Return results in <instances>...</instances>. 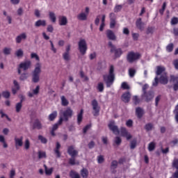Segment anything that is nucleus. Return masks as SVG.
Masks as SVG:
<instances>
[{"instance_id": "f257e3e1", "label": "nucleus", "mask_w": 178, "mask_h": 178, "mask_svg": "<svg viewBox=\"0 0 178 178\" xmlns=\"http://www.w3.org/2000/svg\"><path fill=\"white\" fill-rule=\"evenodd\" d=\"M103 80L105 82L107 88H111L115 83V68L111 67L108 74L103 75Z\"/></svg>"}, {"instance_id": "f03ea898", "label": "nucleus", "mask_w": 178, "mask_h": 178, "mask_svg": "<svg viewBox=\"0 0 178 178\" xmlns=\"http://www.w3.org/2000/svg\"><path fill=\"white\" fill-rule=\"evenodd\" d=\"M159 83L161 84H163L164 86L169 83V79H168L167 74H163L162 75H161L159 79L158 78V76H156L154 81L152 82V86L154 87H156L158 86V84H159Z\"/></svg>"}, {"instance_id": "7ed1b4c3", "label": "nucleus", "mask_w": 178, "mask_h": 178, "mask_svg": "<svg viewBox=\"0 0 178 178\" xmlns=\"http://www.w3.org/2000/svg\"><path fill=\"white\" fill-rule=\"evenodd\" d=\"M87 41L85 40V39H80V40L78 42V49L81 54L86 55L87 54Z\"/></svg>"}, {"instance_id": "20e7f679", "label": "nucleus", "mask_w": 178, "mask_h": 178, "mask_svg": "<svg viewBox=\"0 0 178 178\" xmlns=\"http://www.w3.org/2000/svg\"><path fill=\"white\" fill-rule=\"evenodd\" d=\"M141 58V55L139 53L129 52L127 55V59L129 63H134L136 60H138Z\"/></svg>"}, {"instance_id": "39448f33", "label": "nucleus", "mask_w": 178, "mask_h": 178, "mask_svg": "<svg viewBox=\"0 0 178 178\" xmlns=\"http://www.w3.org/2000/svg\"><path fill=\"white\" fill-rule=\"evenodd\" d=\"M60 116L64 118V122H68L69 119L73 116V110L68 107L62 112Z\"/></svg>"}, {"instance_id": "423d86ee", "label": "nucleus", "mask_w": 178, "mask_h": 178, "mask_svg": "<svg viewBox=\"0 0 178 178\" xmlns=\"http://www.w3.org/2000/svg\"><path fill=\"white\" fill-rule=\"evenodd\" d=\"M41 74V68L35 67L32 73L33 83H38L40 81V74Z\"/></svg>"}, {"instance_id": "0eeeda50", "label": "nucleus", "mask_w": 178, "mask_h": 178, "mask_svg": "<svg viewBox=\"0 0 178 178\" xmlns=\"http://www.w3.org/2000/svg\"><path fill=\"white\" fill-rule=\"evenodd\" d=\"M29 67H19L18 68V74H21L20 80L24 81L29 77V73H27V70Z\"/></svg>"}, {"instance_id": "6e6552de", "label": "nucleus", "mask_w": 178, "mask_h": 178, "mask_svg": "<svg viewBox=\"0 0 178 178\" xmlns=\"http://www.w3.org/2000/svg\"><path fill=\"white\" fill-rule=\"evenodd\" d=\"M91 105L93 109V115L99 116L100 107L98 106V101H97V99H93L92 101Z\"/></svg>"}, {"instance_id": "1a4fd4ad", "label": "nucleus", "mask_w": 178, "mask_h": 178, "mask_svg": "<svg viewBox=\"0 0 178 178\" xmlns=\"http://www.w3.org/2000/svg\"><path fill=\"white\" fill-rule=\"evenodd\" d=\"M142 97L146 102H149L154 99V92L152 91L146 92V93H143Z\"/></svg>"}, {"instance_id": "9d476101", "label": "nucleus", "mask_w": 178, "mask_h": 178, "mask_svg": "<svg viewBox=\"0 0 178 178\" xmlns=\"http://www.w3.org/2000/svg\"><path fill=\"white\" fill-rule=\"evenodd\" d=\"M108 126L109 130L113 131L114 134H119V128L118 126L115 125V121H111Z\"/></svg>"}, {"instance_id": "9b49d317", "label": "nucleus", "mask_w": 178, "mask_h": 178, "mask_svg": "<svg viewBox=\"0 0 178 178\" xmlns=\"http://www.w3.org/2000/svg\"><path fill=\"white\" fill-rule=\"evenodd\" d=\"M67 154L71 157H76L79 155V151H77L76 149H74V146L71 145V146H69L67 148Z\"/></svg>"}, {"instance_id": "f8f14e48", "label": "nucleus", "mask_w": 178, "mask_h": 178, "mask_svg": "<svg viewBox=\"0 0 178 178\" xmlns=\"http://www.w3.org/2000/svg\"><path fill=\"white\" fill-rule=\"evenodd\" d=\"M120 131H121V136L122 137H125L127 140H130L131 139V137H133L131 134L129 133V131H127V129L125 127H121Z\"/></svg>"}, {"instance_id": "ddd939ff", "label": "nucleus", "mask_w": 178, "mask_h": 178, "mask_svg": "<svg viewBox=\"0 0 178 178\" xmlns=\"http://www.w3.org/2000/svg\"><path fill=\"white\" fill-rule=\"evenodd\" d=\"M130 98H131V94H130V92H126L122 95V101L125 102V104L130 102Z\"/></svg>"}, {"instance_id": "4468645a", "label": "nucleus", "mask_w": 178, "mask_h": 178, "mask_svg": "<svg viewBox=\"0 0 178 178\" xmlns=\"http://www.w3.org/2000/svg\"><path fill=\"white\" fill-rule=\"evenodd\" d=\"M14 87L12 88V92L13 95H16L19 90H20V85H19V82L17 81H13Z\"/></svg>"}, {"instance_id": "2eb2a0df", "label": "nucleus", "mask_w": 178, "mask_h": 178, "mask_svg": "<svg viewBox=\"0 0 178 178\" xmlns=\"http://www.w3.org/2000/svg\"><path fill=\"white\" fill-rule=\"evenodd\" d=\"M58 24L60 26H66L67 24V17L63 15L58 16Z\"/></svg>"}, {"instance_id": "dca6fc26", "label": "nucleus", "mask_w": 178, "mask_h": 178, "mask_svg": "<svg viewBox=\"0 0 178 178\" xmlns=\"http://www.w3.org/2000/svg\"><path fill=\"white\" fill-rule=\"evenodd\" d=\"M136 26L138 30L140 31H144V23L143 22L141 18H138L136 22Z\"/></svg>"}, {"instance_id": "f3484780", "label": "nucleus", "mask_w": 178, "mask_h": 178, "mask_svg": "<svg viewBox=\"0 0 178 178\" xmlns=\"http://www.w3.org/2000/svg\"><path fill=\"white\" fill-rule=\"evenodd\" d=\"M106 34L108 40H111V41L116 40V35H115V33L111 30H107Z\"/></svg>"}, {"instance_id": "a211bd4d", "label": "nucleus", "mask_w": 178, "mask_h": 178, "mask_svg": "<svg viewBox=\"0 0 178 178\" xmlns=\"http://www.w3.org/2000/svg\"><path fill=\"white\" fill-rule=\"evenodd\" d=\"M26 38H27V35L26 34V33H22L18 36H17L15 41L17 44H20V42H22V40H26Z\"/></svg>"}, {"instance_id": "6ab92c4d", "label": "nucleus", "mask_w": 178, "mask_h": 178, "mask_svg": "<svg viewBox=\"0 0 178 178\" xmlns=\"http://www.w3.org/2000/svg\"><path fill=\"white\" fill-rule=\"evenodd\" d=\"M136 115L138 119H141L144 116V110L141 107H138L136 108Z\"/></svg>"}, {"instance_id": "aec40b11", "label": "nucleus", "mask_w": 178, "mask_h": 178, "mask_svg": "<svg viewBox=\"0 0 178 178\" xmlns=\"http://www.w3.org/2000/svg\"><path fill=\"white\" fill-rule=\"evenodd\" d=\"M58 118V111H54L48 116V120L49 122H54Z\"/></svg>"}, {"instance_id": "412c9836", "label": "nucleus", "mask_w": 178, "mask_h": 178, "mask_svg": "<svg viewBox=\"0 0 178 178\" xmlns=\"http://www.w3.org/2000/svg\"><path fill=\"white\" fill-rule=\"evenodd\" d=\"M15 147H22L23 145V136L19 138H15Z\"/></svg>"}, {"instance_id": "4be33fe9", "label": "nucleus", "mask_w": 178, "mask_h": 178, "mask_svg": "<svg viewBox=\"0 0 178 178\" xmlns=\"http://www.w3.org/2000/svg\"><path fill=\"white\" fill-rule=\"evenodd\" d=\"M88 15H87V14L86 13H80L77 16H76V19L78 20H81L82 22H84L86 20H87V17Z\"/></svg>"}, {"instance_id": "5701e85b", "label": "nucleus", "mask_w": 178, "mask_h": 178, "mask_svg": "<svg viewBox=\"0 0 178 178\" xmlns=\"http://www.w3.org/2000/svg\"><path fill=\"white\" fill-rule=\"evenodd\" d=\"M59 149H60V143H59V142H57L56 148L54 149V153L56 155V158H60L61 154Z\"/></svg>"}, {"instance_id": "b1692460", "label": "nucleus", "mask_w": 178, "mask_h": 178, "mask_svg": "<svg viewBox=\"0 0 178 178\" xmlns=\"http://www.w3.org/2000/svg\"><path fill=\"white\" fill-rule=\"evenodd\" d=\"M111 54H114L115 58H120L123 52L122 51V49H116L115 47L113 49V52H111Z\"/></svg>"}, {"instance_id": "393cba45", "label": "nucleus", "mask_w": 178, "mask_h": 178, "mask_svg": "<svg viewBox=\"0 0 178 178\" xmlns=\"http://www.w3.org/2000/svg\"><path fill=\"white\" fill-rule=\"evenodd\" d=\"M31 66V61L30 60H25L19 64V67H30Z\"/></svg>"}, {"instance_id": "a878e982", "label": "nucleus", "mask_w": 178, "mask_h": 178, "mask_svg": "<svg viewBox=\"0 0 178 178\" xmlns=\"http://www.w3.org/2000/svg\"><path fill=\"white\" fill-rule=\"evenodd\" d=\"M33 129H37L38 130H41V129H42V124H41L40 120L37 119L35 120L33 123Z\"/></svg>"}, {"instance_id": "bb28decb", "label": "nucleus", "mask_w": 178, "mask_h": 178, "mask_svg": "<svg viewBox=\"0 0 178 178\" xmlns=\"http://www.w3.org/2000/svg\"><path fill=\"white\" fill-rule=\"evenodd\" d=\"M35 27H40V26L45 27V26H47V22L45 20L39 19L35 23Z\"/></svg>"}, {"instance_id": "cd10ccee", "label": "nucleus", "mask_w": 178, "mask_h": 178, "mask_svg": "<svg viewBox=\"0 0 178 178\" xmlns=\"http://www.w3.org/2000/svg\"><path fill=\"white\" fill-rule=\"evenodd\" d=\"M170 83H173L174 84L178 83V75H170Z\"/></svg>"}, {"instance_id": "c85d7f7f", "label": "nucleus", "mask_w": 178, "mask_h": 178, "mask_svg": "<svg viewBox=\"0 0 178 178\" xmlns=\"http://www.w3.org/2000/svg\"><path fill=\"white\" fill-rule=\"evenodd\" d=\"M155 31V27L154 26H148L146 29V34L147 35H152Z\"/></svg>"}, {"instance_id": "c756f323", "label": "nucleus", "mask_w": 178, "mask_h": 178, "mask_svg": "<svg viewBox=\"0 0 178 178\" xmlns=\"http://www.w3.org/2000/svg\"><path fill=\"white\" fill-rule=\"evenodd\" d=\"M84 111L83 109H81L80 113L78 114L77 116V123L78 124H81V122L83 121V113Z\"/></svg>"}, {"instance_id": "7c9ffc66", "label": "nucleus", "mask_w": 178, "mask_h": 178, "mask_svg": "<svg viewBox=\"0 0 178 178\" xmlns=\"http://www.w3.org/2000/svg\"><path fill=\"white\" fill-rule=\"evenodd\" d=\"M156 76H162V74H166V73H165V67H158L157 70L156 72Z\"/></svg>"}, {"instance_id": "2f4dec72", "label": "nucleus", "mask_w": 178, "mask_h": 178, "mask_svg": "<svg viewBox=\"0 0 178 178\" xmlns=\"http://www.w3.org/2000/svg\"><path fill=\"white\" fill-rule=\"evenodd\" d=\"M49 16L52 23H56V15L54 12H49Z\"/></svg>"}, {"instance_id": "473e14b6", "label": "nucleus", "mask_w": 178, "mask_h": 178, "mask_svg": "<svg viewBox=\"0 0 178 178\" xmlns=\"http://www.w3.org/2000/svg\"><path fill=\"white\" fill-rule=\"evenodd\" d=\"M81 176H82L83 178L88 177V170H87V168H83L81 170Z\"/></svg>"}, {"instance_id": "72a5a7b5", "label": "nucleus", "mask_w": 178, "mask_h": 178, "mask_svg": "<svg viewBox=\"0 0 178 178\" xmlns=\"http://www.w3.org/2000/svg\"><path fill=\"white\" fill-rule=\"evenodd\" d=\"M60 99L62 106H67L69 105V101L66 99L65 96H61Z\"/></svg>"}, {"instance_id": "f704fd0d", "label": "nucleus", "mask_w": 178, "mask_h": 178, "mask_svg": "<svg viewBox=\"0 0 178 178\" xmlns=\"http://www.w3.org/2000/svg\"><path fill=\"white\" fill-rule=\"evenodd\" d=\"M70 177H72V178H81L80 177V175L78 172H76V171H73V170H72L70 172Z\"/></svg>"}, {"instance_id": "c9c22d12", "label": "nucleus", "mask_w": 178, "mask_h": 178, "mask_svg": "<svg viewBox=\"0 0 178 178\" xmlns=\"http://www.w3.org/2000/svg\"><path fill=\"white\" fill-rule=\"evenodd\" d=\"M118 161L116 160H113L112 162H111V170H115V169H116L118 168Z\"/></svg>"}, {"instance_id": "e433bc0d", "label": "nucleus", "mask_w": 178, "mask_h": 178, "mask_svg": "<svg viewBox=\"0 0 178 178\" xmlns=\"http://www.w3.org/2000/svg\"><path fill=\"white\" fill-rule=\"evenodd\" d=\"M145 129L146 131H151V130L154 129V124H152V123H147L145 124Z\"/></svg>"}, {"instance_id": "4c0bfd02", "label": "nucleus", "mask_w": 178, "mask_h": 178, "mask_svg": "<svg viewBox=\"0 0 178 178\" xmlns=\"http://www.w3.org/2000/svg\"><path fill=\"white\" fill-rule=\"evenodd\" d=\"M44 168L46 175H47L48 176L52 175V172L54 171L53 168H49L48 170V168L47 167V165H44Z\"/></svg>"}, {"instance_id": "58836bf2", "label": "nucleus", "mask_w": 178, "mask_h": 178, "mask_svg": "<svg viewBox=\"0 0 178 178\" xmlns=\"http://www.w3.org/2000/svg\"><path fill=\"white\" fill-rule=\"evenodd\" d=\"M39 159H42V158H47V153L45 152L39 151L38 152Z\"/></svg>"}, {"instance_id": "ea45409f", "label": "nucleus", "mask_w": 178, "mask_h": 178, "mask_svg": "<svg viewBox=\"0 0 178 178\" xmlns=\"http://www.w3.org/2000/svg\"><path fill=\"white\" fill-rule=\"evenodd\" d=\"M136 73H137V71L134 70V68L129 69V74L130 77H134V76H136Z\"/></svg>"}, {"instance_id": "a19ab883", "label": "nucleus", "mask_w": 178, "mask_h": 178, "mask_svg": "<svg viewBox=\"0 0 178 178\" xmlns=\"http://www.w3.org/2000/svg\"><path fill=\"white\" fill-rule=\"evenodd\" d=\"M10 52H12V48L10 47H5L3 49V53L4 55H10Z\"/></svg>"}, {"instance_id": "79ce46f5", "label": "nucleus", "mask_w": 178, "mask_h": 178, "mask_svg": "<svg viewBox=\"0 0 178 178\" xmlns=\"http://www.w3.org/2000/svg\"><path fill=\"white\" fill-rule=\"evenodd\" d=\"M38 140H40L42 144H47V143H48V140H47V138L42 135L38 136Z\"/></svg>"}, {"instance_id": "37998d69", "label": "nucleus", "mask_w": 178, "mask_h": 178, "mask_svg": "<svg viewBox=\"0 0 178 178\" xmlns=\"http://www.w3.org/2000/svg\"><path fill=\"white\" fill-rule=\"evenodd\" d=\"M122 8L123 6L122 5H116L113 9V11L115 12V13H118L120 12V10H122Z\"/></svg>"}, {"instance_id": "c03bdc74", "label": "nucleus", "mask_w": 178, "mask_h": 178, "mask_svg": "<svg viewBox=\"0 0 178 178\" xmlns=\"http://www.w3.org/2000/svg\"><path fill=\"white\" fill-rule=\"evenodd\" d=\"M97 90L99 92H104V83L102 82H99L97 85Z\"/></svg>"}, {"instance_id": "a18cd8bd", "label": "nucleus", "mask_w": 178, "mask_h": 178, "mask_svg": "<svg viewBox=\"0 0 178 178\" xmlns=\"http://www.w3.org/2000/svg\"><path fill=\"white\" fill-rule=\"evenodd\" d=\"M31 58L35 59L38 62H40V56L36 53H31Z\"/></svg>"}, {"instance_id": "49530a36", "label": "nucleus", "mask_w": 178, "mask_h": 178, "mask_svg": "<svg viewBox=\"0 0 178 178\" xmlns=\"http://www.w3.org/2000/svg\"><path fill=\"white\" fill-rule=\"evenodd\" d=\"M137 147V139H134L132 141H131V149H134Z\"/></svg>"}, {"instance_id": "de8ad7c7", "label": "nucleus", "mask_w": 178, "mask_h": 178, "mask_svg": "<svg viewBox=\"0 0 178 178\" xmlns=\"http://www.w3.org/2000/svg\"><path fill=\"white\" fill-rule=\"evenodd\" d=\"M2 96L3 98H6L8 99V98L10 97V92L8 90L2 92Z\"/></svg>"}, {"instance_id": "09e8293b", "label": "nucleus", "mask_w": 178, "mask_h": 178, "mask_svg": "<svg viewBox=\"0 0 178 178\" xmlns=\"http://www.w3.org/2000/svg\"><path fill=\"white\" fill-rule=\"evenodd\" d=\"M15 55H16V56H17V58H22V56H23V55H24L23 50L22 49H18L15 52Z\"/></svg>"}, {"instance_id": "8fccbe9b", "label": "nucleus", "mask_w": 178, "mask_h": 178, "mask_svg": "<svg viewBox=\"0 0 178 178\" xmlns=\"http://www.w3.org/2000/svg\"><path fill=\"white\" fill-rule=\"evenodd\" d=\"M63 58L64 60H66L67 62L70 60V54L69 53L65 52L63 54Z\"/></svg>"}, {"instance_id": "3c124183", "label": "nucleus", "mask_w": 178, "mask_h": 178, "mask_svg": "<svg viewBox=\"0 0 178 178\" xmlns=\"http://www.w3.org/2000/svg\"><path fill=\"white\" fill-rule=\"evenodd\" d=\"M154 149H155V143L151 142L150 143H149L148 150L151 152L154 151Z\"/></svg>"}, {"instance_id": "603ef678", "label": "nucleus", "mask_w": 178, "mask_h": 178, "mask_svg": "<svg viewBox=\"0 0 178 178\" xmlns=\"http://www.w3.org/2000/svg\"><path fill=\"white\" fill-rule=\"evenodd\" d=\"M80 76L81 79H83V81H88V77L84 75V72H83V70L80 71Z\"/></svg>"}, {"instance_id": "864d4df0", "label": "nucleus", "mask_w": 178, "mask_h": 178, "mask_svg": "<svg viewBox=\"0 0 178 178\" xmlns=\"http://www.w3.org/2000/svg\"><path fill=\"white\" fill-rule=\"evenodd\" d=\"M121 88L122 90H130V86L126 82H122L121 84Z\"/></svg>"}, {"instance_id": "5fc2aeb1", "label": "nucleus", "mask_w": 178, "mask_h": 178, "mask_svg": "<svg viewBox=\"0 0 178 178\" xmlns=\"http://www.w3.org/2000/svg\"><path fill=\"white\" fill-rule=\"evenodd\" d=\"M172 168L178 170V159H175L172 161Z\"/></svg>"}, {"instance_id": "6e6d98bb", "label": "nucleus", "mask_w": 178, "mask_h": 178, "mask_svg": "<svg viewBox=\"0 0 178 178\" xmlns=\"http://www.w3.org/2000/svg\"><path fill=\"white\" fill-rule=\"evenodd\" d=\"M105 159L103 155H99L97 156V162L98 163H104Z\"/></svg>"}, {"instance_id": "4d7b16f0", "label": "nucleus", "mask_w": 178, "mask_h": 178, "mask_svg": "<svg viewBox=\"0 0 178 178\" xmlns=\"http://www.w3.org/2000/svg\"><path fill=\"white\" fill-rule=\"evenodd\" d=\"M69 163L70 165H72V166L76 165V157H71L70 159H69Z\"/></svg>"}, {"instance_id": "13d9d810", "label": "nucleus", "mask_w": 178, "mask_h": 178, "mask_svg": "<svg viewBox=\"0 0 178 178\" xmlns=\"http://www.w3.org/2000/svg\"><path fill=\"white\" fill-rule=\"evenodd\" d=\"M166 51L168 52H172L173 51V43H170L166 47Z\"/></svg>"}, {"instance_id": "bf43d9fd", "label": "nucleus", "mask_w": 178, "mask_h": 178, "mask_svg": "<svg viewBox=\"0 0 178 178\" xmlns=\"http://www.w3.org/2000/svg\"><path fill=\"white\" fill-rule=\"evenodd\" d=\"M22 103H17L16 104L15 108H16V112L17 113H19V112H20V111L22 110Z\"/></svg>"}, {"instance_id": "052dcab7", "label": "nucleus", "mask_w": 178, "mask_h": 178, "mask_svg": "<svg viewBox=\"0 0 178 178\" xmlns=\"http://www.w3.org/2000/svg\"><path fill=\"white\" fill-rule=\"evenodd\" d=\"M133 102L135 105H138V104H140V99H138V97L134 96Z\"/></svg>"}, {"instance_id": "680f3d73", "label": "nucleus", "mask_w": 178, "mask_h": 178, "mask_svg": "<svg viewBox=\"0 0 178 178\" xmlns=\"http://www.w3.org/2000/svg\"><path fill=\"white\" fill-rule=\"evenodd\" d=\"M116 26V19L110 20V29H115Z\"/></svg>"}, {"instance_id": "e2e57ef3", "label": "nucleus", "mask_w": 178, "mask_h": 178, "mask_svg": "<svg viewBox=\"0 0 178 178\" xmlns=\"http://www.w3.org/2000/svg\"><path fill=\"white\" fill-rule=\"evenodd\" d=\"M165 9H166V3L164 2V3H163L162 9H160V10H159V13H160L161 15H163V12H165Z\"/></svg>"}, {"instance_id": "0e129e2a", "label": "nucleus", "mask_w": 178, "mask_h": 178, "mask_svg": "<svg viewBox=\"0 0 178 178\" xmlns=\"http://www.w3.org/2000/svg\"><path fill=\"white\" fill-rule=\"evenodd\" d=\"M24 147L25 149H29L30 148V140H29V139H26Z\"/></svg>"}, {"instance_id": "69168bd1", "label": "nucleus", "mask_w": 178, "mask_h": 178, "mask_svg": "<svg viewBox=\"0 0 178 178\" xmlns=\"http://www.w3.org/2000/svg\"><path fill=\"white\" fill-rule=\"evenodd\" d=\"M178 24V18L177 17H173L171 19V24L172 26H175V24Z\"/></svg>"}, {"instance_id": "338daca9", "label": "nucleus", "mask_w": 178, "mask_h": 178, "mask_svg": "<svg viewBox=\"0 0 178 178\" xmlns=\"http://www.w3.org/2000/svg\"><path fill=\"white\" fill-rule=\"evenodd\" d=\"M126 126L127 127H133V121L131 120H128L126 122Z\"/></svg>"}, {"instance_id": "774afa93", "label": "nucleus", "mask_w": 178, "mask_h": 178, "mask_svg": "<svg viewBox=\"0 0 178 178\" xmlns=\"http://www.w3.org/2000/svg\"><path fill=\"white\" fill-rule=\"evenodd\" d=\"M110 20H116V15L113 13L109 14Z\"/></svg>"}]
</instances>
